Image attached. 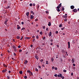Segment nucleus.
Returning a JSON list of instances; mask_svg holds the SVG:
<instances>
[{
  "label": "nucleus",
  "instance_id": "f257e3e1",
  "mask_svg": "<svg viewBox=\"0 0 79 79\" xmlns=\"http://www.w3.org/2000/svg\"><path fill=\"white\" fill-rule=\"evenodd\" d=\"M68 48H70V47H71V46H70V42H68Z\"/></svg>",
  "mask_w": 79,
  "mask_h": 79
},
{
  "label": "nucleus",
  "instance_id": "f03ea898",
  "mask_svg": "<svg viewBox=\"0 0 79 79\" xmlns=\"http://www.w3.org/2000/svg\"><path fill=\"white\" fill-rule=\"evenodd\" d=\"M14 49V50L15 52H16V47L15 46H13L12 47Z\"/></svg>",
  "mask_w": 79,
  "mask_h": 79
},
{
  "label": "nucleus",
  "instance_id": "7ed1b4c3",
  "mask_svg": "<svg viewBox=\"0 0 79 79\" xmlns=\"http://www.w3.org/2000/svg\"><path fill=\"white\" fill-rule=\"evenodd\" d=\"M35 58H36V59L37 60H39V57H38V56L37 55H35Z\"/></svg>",
  "mask_w": 79,
  "mask_h": 79
},
{
  "label": "nucleus",
  "instance_id": "20e7f679",
  "mask_svg": "<svg viewBox=\"0 0 79 79\" xmlns=\"http://www.w3.org/2000/svg\"><path fill=\"white\" fill-rule=\"evenodd\" d=\"M73 11L74 12H75V13H76V12H77V10L75 9L73 10Z\"/></svg>",
  "mask_w": 79,
  "mask_h": 79
},
{
  "label": "nucleus",
  "instance_id": "39448f33",
  "mask_svg": "<svg viewBox=\"0 0 79 79\" xmlns=\"http://www.w3.org/2000/svg\"><path fill=\"white\" fill-rule=\"evenodd\" d=\"M34 16H33V15H31V16H30L31 19H34Z\"/></svg>",
  "mask_w": 79,
  "mask_h": 79
},
{
  "label": "nucleus",
  "instance_id": "423d86ee",
  "mask_svg": "<svg viewBox=\"0 0 79 79\" xmlns=\"http://www.w3.org/2000/svg\"><path fill=\"white\" fill-rule=\"evenodd\" d=\"M70 8L71 9H74V6H70Z\"/></svg>",
  "mask_w": 79,
  "mask_h": 79
},
{
  "label": "nucleus",
  "instance_id": "0eeeda50",
  "mask_svg": "<svg viewBox=\"0 0 79 79\" xmlns=\"http://www.w3.org/2000/svg\"><path fill=\"white\" fill-rule=\"evenodd\" d=\"M7 7H6V9H8L10 8V5H7Z\"/></svg>",
  "mask_w": 79,
  "mask_h": 79
},
{
  "label": "nucleus",
  "instance_id": "6e6552de",
  "mask_svg": "<svg viewBox=\"0 0 79 79\" xmlns=\"http://www.w3.org/2000/svg\"><path fill=\"white\" fill-rule=\"evenodd\" d=\"M63 17L64 18H67L68 16L67 15H63Z\"/></svg>",
  "mask_w": 79,
  "mask_h": 79
},
{
  "label": "nucleus",
  "instance_id": "1a4fd4ad",
  "mask_svg": "<svg viewBox=\"0 0 79 79\" xmlns=\"http://www.w3.org/2000/svg\"><path fill=\"white\" fill-rule=\"evenodd\" d=\"M27 62H28L27 60H25L24 61V64H27Z\"/></svg>",
  "mask_w": 79,
  "mask_h": 79
},
{
  "label": "nucleus",
  "instance_id": "9d476101",
  "mask_svg": "<svg viewBox=\"0 0 79 79\" xmlns=\"http://www.w3.org/2000/svg\"><path fill=\"white\" fill-rule=\"evenodd\" d=\"M72 62L73 63H74V59H73L72 60Z\"/></svg>",
  "mask_w": 79,
  "mask_h": 79
},
{
  "label": "nucleus",
  "instance_id": "9b49d317",
  "mask_svg": "<svg viewBox=\"0 0 79 79\" xmlns=\"http://www.w3.org/2000/svg\"><path fill=\"white\" fill-rule=\"evenodd\" d=\"M31 38L29 37H25V39H30Z\"/></svg>",
  "mask_w": 79,
  "mask_h": 79
},
{
  "label": "nucleus",
  "instance_id": "f8f14e48",
  "mask_svg": "<svg viewBox=\"0 0 79 79\" xmlns=\"http://www.w3.org/2000/svg\"><path fill=\"white\" fill-rule=\"evenodd\" d=\"M51 60L52 62H53V61H54V59L53 57L51 58Z\"/></svg>",
  "mask_w": 79,
  "mask_h": 79
},
{
  "label": "nucleus",
  "instance_id": "ddd939ff",
  "mask_svg": "<svg viewBox=\"0 0 79 79\" xmlns=\"http://www.w3.org/2000/svg\"><path fill=\"white\" fill-rule=\"evenodd\" d=\"M19 73L21 74H23V72L22 71H20L19 72Z\"/></svg>",
  "mask_w": 79,
  "mask_h": 79
},
{
  "label": "nucleus",
  "instance_id": "4468645a",
  "mask_svg": "<svg viewBox=\"0 0 79 79\" xmlns=\"http://www.w3.org/2000/svg\"><path fill=\"white\" fill-rule=\"evenodd\" d=\"M56 10L58 12H60V9H57Z\"/></svg>",
  "mask_w": 79,
  "mask_h": 79
},
{
  "label": "nucleus",
  "instance_id": "2eb2a0df",
  "mask_svg": "<svg viewBox=\"0 0 79 79\" xmlns=\"http://www.w3.org/2000/svg\"><path fill=\"white\" fill-rule=\"evenodd\" d=\"M3 66H4V67H5V68H7V65H6L5 64H3Z\"/></svg>",
  "mask_w": 79,
  "mask_h": 79
},
{
  "label": "nucleus",
  "instance_id": "dca6fc26",
  "mask_svg": "<svg viewBox=\"0 0 79 79\" xmlns=\"http://www.w3.org/2000/svg\"><path fill=\"white\" fill-rule=\"evenodd\" d=\"M35 71H37V72H38V71H39V70H38L37 68H35Z\"/></svg>",
  "mask_w": 79,
  "mask_h": 79
},
{
  "label": "nucleus",
  "instance_id": "f3484780",
  "mask_svg": "<svg viewBox=\"0 0 79 79\" xmlns=\"http://www.w3.org/2000/svg\"><path fill=\"white\" fill-rule=\"evenodd\" d=\"M51 35H52V32H49V37H50Z\"/></svg>",
  "mask_w": 79,
  "mask_h": 79
},
{
  "label": "nucleus",
  "instance_id": "a211bd4d",
  "mask_svg": "<svg viewBox=\"0 0 79 79\" xmlns=\"http://www.w3.org/2000/svg\"><path fill=\"white\" fill-rule=\"evenodd\" d=\"M48 26H51V22L49 23L48 24Z\"/></svg>",
  "mask_w": 79,
  "mask_h": 79
},
{
  "label": "nucleus",
  "instance_id": "6ab92c4d",
  "mask_svg": "<svg viewBox=\"0 0 79 79\" xmlns=\"http://www.w3.org/2000/svg\"><path fill=\"white\" fill-rule=\"evenodd\" d=\"M29 12H27L26 13V15L27 16H29Z\"/></svg>",
  "mask_w": 79,
  "mask_h": 79
},
{
  "label": "nucleus",
  "instance_id": "aec40b11",
  "mask_svg": "<svg viewBox=\"0 0 79 79\" xmlns=\"http://www.w3.org/2000/svg\"><path fill=\"white\" fill-rule=\"evenodd\" d=\"M7 21H8V19H5V21H4V22H5L6 23V22H7Z\"/></svg>",
  "mask_w": 79,
  "mask_h": 79
},
{
  "label": "nucleus",
  "instance_id": "412c9836",
  "mask_svg": "<svg viewBox=\"0 0 79 79\" xmlns=\"http://www.w3.org/2000/svg\"><path fill=\"white\" fill-rule=\"evenodd\" d=\"M62 25H63V24H60L59 25V27H62Z\"/></svg>",
  "mask_w": 79,
  "mask_h": 79
},
{
  "label": "nucleus",
  "instance_id": "4be33fe9",
  "mask_svg": "<svg viewBox=\"0 0 79 79\" xmlns=\"http://www.w3.org/2000/svg\"><path fill=\"white\" fill-rule=\"evenodd\" d=\"M46 64H49V63L48 62V61H47L46 62Z\"/></svg>",
  "mask_w": 79,
  "mask_h": 79
},
{
  "label": "nucleus",
  "instance_id": "5701e85b",
  "mask_svg": "<svg viewBox=\"0 0 79 79\" xmlns=\"http://www.w3.org/2000/svg\"><path fill=\"white\" fill-rule=\"evenodd\" d=\"M17 39H20V37L19 36H17Z\"/></svg>",
  "mask_w": 79,
  "mask_h": 79
},
{
  "label": "nucleus",
  "instance_id": "b1692460",
  "mask_svg": "<svg viewBox=\"0 0 79 79\" xmlns=\"http://www.w3.org/2000/svg\"><path fill=\"white\" fill-rule=\"evenodd\" d=\"M62 11H64V7H62Z\"/></svg>",
  "mask_w": 79,
  "mask_h": 79
},
{
  "label": "nucleus",
  "instance_id": "393cba45",
  "mask_svg": "<svg viewBox=\"0 0 79 79\" xmlns=\"http://www.w3.org/2000/svg\"><path fill=\"white\" fill-rule=\"evenodd\" d=\"M30 71H31L30 70H28L27 71V72L28 73H30Z\"/></svg>",
  "mask_w": 79,
  "mask_h": 79
},
{
  "label": "nucleus",
  "instance_id": "a878e982",
  "mask_svg": "<svg viewBox=\"0 0 79 79\" xmlns=\"http://www.w3.org/2000/svg\"><path fill=\"white\" fill-rule=\"evenodd\" d=\"M4 3H7V1L6 0H4Z\"/></svg>",
  "mask_w": 79,
  "mask_h": 79
},
{
  "label": "nucleus",
  "instance_id": "bb28decb",
  "mask_svg": "<svg viewBox=\"0 0 79 79\" xmlns=\"http://www.w3.org/2000/svg\"><path fill=\"white\" fill-rule=\"evenodd\" d=\"M63 72H64V73H66L67 71H66V70L64 69L63 70Z\"/></svg>",
  "mask_w": 79,
  "mask_h": 79
},
{
  "label": "nucleus",
  "instance_id": "cd10ccee",
  "mask_svg": "<svg viewBox=\"0 0 79 79\" xmlns=\"http://www.w3.org/2000/svg\"><path fill=\"white\" fill-rule=\"evenodd\" d=\"M36 37L37 39H39V36H38V35H36Z\"/></svg>",
  "mask_w": 79,
  "mask_h": 79
},
{
  "label": "nucleus",
  "instance_id": "c85d7f7f",
  "mask_svg": "<svg viewBox=\"0 0 79 79\" xmlns=\"http://www.w3.org/2000/svg\"><path fill=\"white\" fill-rule=\"evenodd\" d=\"M58 6L60 7H61V3H60V4H59V5H58Z\"/></svg>",
  "mask_w": 79,
  "mask_h": 79
},
{
  "label": "nucleus",
  "instance_id": "c756f323",
  "mask_svg": "<svg viewBox=\"0 0 79 79\" xmlns=\"http://www.w3.org/2000/svg\"><path fill=\"white\" fill-rule=\"evenodd\" d=\"M31 13L32 14V15H34V13L33 12V11H31Z\"/></svg>",
  "mask_w": 79,
  "mask_h": 79
},
{
  "label": "nucleus",
  "instance_id": "7c9ffc66",
  "mask_svg": "<svg viewBox=\"0 0 79 79\" xmlns=\"http://www.w3.org/2000/svg\"><path fill=\"white\" fill-rule=\"evenodd\" d=\"M24 29H25V28L24 27H23L22 28V29H21V31H23V30H24Z\"/></svg>",
  "mask_w": 79,
  "mask_h": 79
},
{
  "label": "nucleus",
  "instance_id": "2f4dec72",
  "mask_svg": "<svg viewBox=\"0 0 79 79\" xmlns=\"http://www.w3.org/2000/svg\"><path fill=\"white\" fill-rule=\"evenodd\" d=\"M59 76H60V77H61L62 76V74H61V73H60Z\"/></svg>",
  "mask_w": 79,
  "mask_h": 79
},
{
  "label": "nucleus",
  "instance_id": "473e14b6",
  "mask_svg": "<svg viewBox=\"0 0 79 79\" xmlns=\"http://www.w3.org/2000/svg\"><path fill=\"white\" fill-rule=\"evenodd\" d=\"M20 27H18L17 28V29H18V30L20 29Z\"/></svg>",
  "mask_w": 79,
  "mask_h": 79
},
{
  "label": "nucleus",
  "instance_id": "72a5a7b5",
  "mask_svg": "<svg viewBox=\"0 0 79 79\" xmlns=\"http://www.w3.org/2000/svg\"><path fill=\"white\" fill-rule=\"evenodd\" d=\"M19 53H21V52H22V50L19 49Z\"/></svg>",
  "mask_w": 79,
  "mask_h": 79
},
{
  "label": "nucleus",
  "instance_id": "f704fd0d",
  "mask_svg": "<svg viewBox=\"0 0 79 79\" xmlns=\"http://www.w3.org/2000/svg\"><path fill=\"white\" fill-rule=\"evenodd\" d=\"M24 78L25 79H27V76H25L24 77Z\"/></svg>",
  "mask_w": 79,
  "mask_h": 79
},
{
  "label": "nucleus",
  "instance_id": "c9c22d12",
  "mask_svg": "<svg viewBox=\"0 0 79 79\" xmlns=\"http://www.w3.org/2000/svg\"><path fill=\"white\" fill-rule=\"evenodd\" d=\"M37 10H39V5H37Z\"/></svg>",
  "mask_w": 79,
  "mask_h": 79
},
{
  "label": "nucleus",
  "instance_id": "e433bc0d",
  "mask_svg": "<svg viewBox=\"0 0 79 79\" xmlns=\"http://www.w3.org/2000/svg\"><path fill=\"white\" fill-rule=\"evenodd\" d=\"M57 9H60V6H57Z\"/></svg>",
  "mask_w": 79,
  "mask_h": 79
},
{
  "label": "nucleus",
  "instance_id": "4c0bfd02",
  "mask_svg": "<svg viewBox=\"0 0 79 79\" xmlns=\"http://www.w3.org/2000/svg\"><path fill=\"white\" fill-rule=\"evenodd\" d=\"M43 61H44V60L43 59H42L40 60V62H43Z\"/></svg>",
  "mask_w": 79,
  "mask_h": 79
},
{
  "label": "nucleus",
  "instance_id": "58836bf2",
  "mask_svg": "<svg viewBox=\"0 0 79 79\" xmlns=\"http://www.w3.org/2000/svg\"><path fill=\"white\" fill-rule=\"evenodd\" d=\"M7 79H10V76H7Z\"/></svg>",
  "mask_w": 79,
  "mask_h": 79
},
{
  "label": "nucleus",
  "instance_id": "ea45409f",
  "mask_svg": "<svg viewBox=\"0 0 79 79\" xmlns=\"http://www.w3.org/2000/svg\"><path fill=\"white\" fill-rule=\"evenodd\" d=\"M46 31H48V28L47 27L46 29Z\"/></svg>",
  "mask_w": 79,
  "mask_h": 79
},
{
  "label": "nucleus",
  "instance_id": "a19ab883",
  "mask_svg": "<svg viewBox=\"0 0 79 79\" xmlns=\"http://www.w3.org/2000/svg\"><path fill=\"white\" fill-rule=\"evenodd\" d=\"M65 28V27H63V28H61V30H62V31H63Z\"/></svg>",
  "mask_w": 79,
  "mask_h": 79
},
{
  "label": "nucleus",
  "instance_id": "79ce46f5",
  "mask_svg": "<svg viewBox=\"0 0 79 79\" xmlns=\"http://www.w3.org/2000/svg\"><path fill=\"white\" fill-rule=\"evenodd\" d=\"M30 6H32V3L30 4Z\"/></svg>",
  "mask_w": 79,
  "mask_h": 79
},
{
  "label": "nucleus",
  "instance_id": "37998d69",
  "mask_svg": "<svg viewBox=\"0 0 79 79\" xmlns=\"http://www.w3.org/2000/svg\"><path fill=\"white\" fill-rule=\"evenodd\" d=\"M40 35H42V32H40Z\"/></svg>",
  "mask_w": 79,
  "mask_h": 79
},
{
  "label": "nucleus",
  "instance_id": "c03bdc74",
  "mask_svg": "<svg viewBox=\"0 0 79 79\" xmlns=\"http://www.w3.org/2000/svg\"><path fill=\"white\" fill-rule=\"evenodd\" d=\"M46 14H48V11H46Z\"/></svg>",
  "mask_w": 79,
  "mask_h": 79
},
{
  "label": "nucleus",
  "instance_id": "a18cd8bd",
  "mask_svg": "<svg viewBox=\"0 0 79 79\" xmlns=\"http://www.w3.org/2000/svg\"><path fill=\"white\" fill-rule=\"evenodd\" d=\"M68 19H64V21H67Z\"/></svg>",
  "mask_w": 79,
  "mask_h": 79
},
{
  "label": "nucleus",
  "instance_id": "49530a36",
  "mask_svg": "<svg viewBox=\"0 0 79 79\" xmlns=\"http://www.w3.org/2000/svg\"><path fill=\"white\" fill-rule=\"evenodd\" d=\"M45 37L44 36L43 38V40H45Z\"/></svg>",
  "mask_w": 79,
  "mask_h": 79
},
{
  "label": "nucleus",
  "instance_id": "de8ad7c7",
  "mask_svg": "<svg viewBox=\"0 0 79 79\" xmlns=\"http://www.w3.org/2000/svg\"><path fill=\"white\" fill-rule=\"evenodd\" d=\"M62 53H64V50H62Z\"/></svg>",
  "mask_w": 79,
  "mask_h": 79
},
{
  "label": "nucleus",
  "instance_id": "09e8293b",
  "mask_svg": "<svg viewBox=\"0 0 79 79\" xmlns=\"http://www.w3.org/2000/svg\"><path fill=\"white\" fill-rule=\"evenodd\" d=\"M2 73H5V72H6L5 71V70H2Z\"/></svg>",
  "mask_w": 79,
  "mask_h": 79
},
{
  "label": "nucleus",
  "instance_id": "8fccbe9b",
  "mask_svg": "<svg viewBox=\"0 0 79 79\" xmlns=\"http://www.w3.org/2000/svg\"><path fill=\"white\" fill-rule=\"evenodd\" d=\"M48 19H51V16H49L48 17Z\"/></svg>",
  "mask_w": 79,
  "mask_h": 79
},
{
  "label": "nucleus",
  "instance_id": "3c124183",
  "mask_svg": "<svg viewBox=\"0 0 79 79\" xmlns=\"http://www.w3.org/2000/svg\"><path fill=\"white\" fill-rule=\"evenodd\" d=\"M55 70H57L58 69V68H56V67L55 68Z\"/></svg>",
  "mask_w": 79,
  "mask_h": 79
},
{
  "label": "nucleus",
  "instance_id": "603ef678",
  "mask_svg": "<svg viewBox=\"0 0 79 79\" xmlns=\"http://www.w3.org/2000/svg\"><path fill=\"white\" fill-rule=\"evenodd\" d=\"M33 6H35V3H33Z\"/></svg>",
  "mask_w": 79,
  "mask_h": 79
},
{
  "label": "nucleus",
  "instance_id": "864d4df0",
  "mask_svg": "<svg viewBox=\"0 0 79 79\" xmlns=\"http://www.w3.org/2000/svg\"><path fill=\"white\" fill-rule=\"evenodd\" d=\"M30 47L31 48H32V47H33V45H31V46H30Z\"/></svg>",
  "mask_w": 79,
  "mask_h": 79
},
{
  "label": "nucleus",
  "instance_id": "5fc2aeb1",
  "mask_svg": "<svg viewBox=\"0 0 79 79\" xmlns=\"http://www.w3.org/2000/svg\"><path fill=\"white\" fill-rule=\"evenodd\" d=\"M18 48H21V46L19 45V46H18Z\"/></svg>",
  "mask_w": 79,
  "mask_h": 79
},
{
  "label": "nucleus",
  "instance_id": "6e6d98bb",
  "mask_svg": "<svg viewBox=\"0 0 79 79\" xmlns=\"http://www.w3.org/2000/svg\"><path fill=\"white\" fill-rule=\"evenodd\" d=\"M5 22L4 23L6 25V24H7V23L5 22Z\"/></svg>",
  "mask_w": 79,
  "mask_h": 79
},
{
  "label": "nucleus",
  "instance_id": "4d7b16f0",
  "mask_svg": "<svg viewBox=\"0 0 79 79\" xmlns=\"http://www.w3.org/2000/svg\"><path fill=\"white\" fill-rule=\"evenodd\" d=\"M43 29H45V26H44L43 27Z\"/></svg>",
  "mask_w": 79,
  "mask_h": 79
},
{
  "label": "nucleus",
  "instance_id": "13d9d810",
  "mask_svg": "<svg viewBox=\"0 0 79 79\" xmlns=\"http://www.w3.org/2000/svg\"><path fill=\"white\" fill-rule=\"evenodd\" d=\"M64 76H63V77H61V78L62 79H64Z\"/></svg>",
  "mask_w": 79,
  "mask_h": 79
},
{
  "label": "nucleus",
  "instance_id": "bf43d9fd",
  "mask_svg": "<svg viewBox=\"0 0 79 79\" xmlns=\"http://www.w3.org/2000/svg\"><path fill=\"white\" fill-rule=\"evenodd\" d=\"M54 76H55V77H57V74H56Z\"/></svg>",
  "mask_w": 79,
  "mask_h": 79
},
{
  "label": "nucleus",
  "instance_id": "052dcab7",
  "mask_svg": "<svg viewBox=\"0 0 79 79\" xmlns=\"http://www.w3.org/2000/svg\"><path fill=\"white\" fill-rule=\"evenodd\" d=\"M56 34H58V31H56Z\"/></svg>",
  "mask_w": 79,
  "mask_h": 79
},
{
  "label": "nucleus",
  "instance_id": "680f3d73",
  "mask_svg": "<svg viewBox=\"0 0 79 79\" xmlns=\"http://www.w3.org/2000/svg\"><path fill=\"white\" fill-rule=\"evenodd\" d=\"M21 24H22L23 25V24H24V22H21Z\"/></svg>",
  "mask_w": 79,
  "mask_h": 79
},
{
  "label": "nucleus",
  "instance_id": "e2e57ef3",
  "mask_svg": "<svg viewBox=\"0 0 79 79\" xmlns=\"http://www.w3.org/2000/svg\"><path fill=\"white\" fill-rule=\"evenodd\" d=\"M7 52H8V53H10V50L8 49L7 50Z\"/></svg>",
  "mask_w": 79,
  "mask_h": 79
},
{
  "label": "nucleus",
  "instance_id": "0e129e2a",
  "mask_svg": "<svg viewBox=\"0 0 79 79\" xmlns=\"http://www.w3.org/2000/svg\"><path fill=\"white\" fill-rule=\"evenodd\" d=\"M32 41L33 42H34V41H35V38L33 39Z\"/></svg>",
  "mask_w": 79,
  "mask_h": 79
},
{
  "label": "nucleus",
  "instance_id": "69168bd1",
  "mask_svg": "<svg viewBox=\"0 0 79 79\" xmlns=\"http://www.w3.org/2000/svg\"><path fill=\"white\" fill-rule=\"evenodd\" d=\"M38 21V19H35V22H36V21Z\"/></svg>",
  "mask_w": 79,
  "mask_h": 79
},
{
  "label": "nucleus",
  "instance_id": "338daca9",
  "mask_svg": "<svg viewBox=\"0 0 79 79\" xmlns=\"http://www.w3.org/2000/svg\"><path fill=\"white\" fill-rule=\"evenodd\" d=\"M42 67H44V66H45V65L44 64H42Z\"/></svg>",
  "mask_w": 79,
  "mask_h": 79
},
{
  "label": "nucleus",
  "instance_id": "774afa93",
  "mask_svg": "<svg viewBox=\"0 0 79 79\" xmlns=\"http://www.w3.org/2000/svg\"><path fill=\"white\" fill-rule=\"evenodd\" d=\"M71 76H73V73H71Z\"/></svg>",
  "mask_w": 79,
  "mask_h": 79
}]
</instances>
